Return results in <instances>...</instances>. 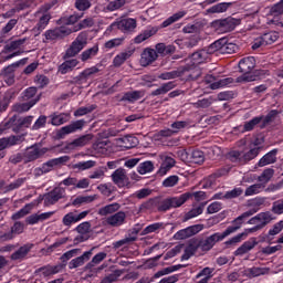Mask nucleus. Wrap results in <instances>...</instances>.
<instances>
[{
  "mask_svg": "<svg viewBox=\"0 0 283 283\" xmlns=\"http://www.w3.org/2000/svg\"><path fill=\"white\" fill-rule=\"evenodd\" d=\"M34 105H36L35 99H32L31 102H28V103L15 104L13 105V112H18V114H22V112H30V109H32Z\"/></svg>",
  "mask_w": 283,
  "mask_h": 283,
  "instance_id": "nucleus-45",
  "label": "nucleus"
},
{
  "mask_svg": "<svg viewBox=\"0 0 283 283\" xmlns=\"http://www.w3.org/2000/svg\"><path fill=\"white\" fill-rule=\"evenodd\" d=\"M176 87V83L168 82L163 84L159 88L151 92V96H160L163 94H167V92H171Z\"/></svg>",
  "mask_w": 283,
  "mask_h": 283,
  "instance_id": "nucleus-43",
  "label": "nucleus"
},
{
  "mask_svg": "<svg viewBox=\"0 0 283 283\" xmlns=\"http://www.w3.org/2000/svg\"><path fill=\"white\" fill-rule=\"evenodd\" d=\"M78 65V60L72 59V60H66L64 63H62L59 66V73L60 74H67L69 72H72L74 67Z\"/></svg>",
  "mask_w": 283,
  "mask_h": 283,
  "instance_id": "nucleus-35",
  "label": "nucleus"
},
{
  "mask_svg": "<svg viewBox=\"0 0 283 283\" xmlns=\"http://www.w3.org/2000/svg\"><path fill=\"white\" fill-rule=\"evenodd\" d=\"M254 213H258V209L255 208L243 212L241 216H239L233 220V224H235V227L231 226V227H228V229H235V231H238V229L242 227V222H244V220H247L248 218H251V216H254Z\"/></svg>",
  "mask_w": 283,
  "mask_h": 283,
  "instance_id": "nucleus-29",
  "label": "nucleus"
},
{
  "mask_svg": "<svg viewBox=\"0 0 283 283\" xmlns=\"http://www.w3.org/2000/svg\"><path fill=\"white\" fill-rule=\"evenodd\" d=\"M92 229V223L90 221H84L80 223L76 228L75 231L80 233L81 235L87 234V232Z\"/></svg>",
  "mask_w": 283,
  "mask_h": 283,
  "instance_id": "nucleus-60",
  "label": "nucleus"
},
{
  "mask_svg": "<svg viewBox=\"0 0 283 283\" xmlns=\"http://www.w3.org/2000/svg\"><path fill=\"white\" fill-rule=\"evenodd\" d=\"M272 212L276 216H282L283 213V199L276 200L272 205Z\"/></svg>",
  "mask_w": 283,
  "mask_h": 283,
  "instance_id": "nucleus-64",
  "label": "nucleus"
},
{
  "mask_svg": "<svg viewBox=\"0 0 283 283\" xmlns=\"http://www.w3.org/2000/svg\"><path fill=\"white\" fill-rule=\"evenodd\" d=\"M253 67H255V57L248 56L240 60L239 70L242 72V75L237 77V83H251L255 81V75L251 74Z\"/></svg>",
  "mask_w": 283,
  "mask_h": 283,
  "instance_id": "nucleus-2",
  "label": "nucleus"
},
{
  "mask_svg": "<svg viewBox=\"0 0 283 283\" xmlns=\"http://www.w3.org/2000/svg\"><path fill=\"white\" fill-rule=\"evenodd\" d=\"M179 181H180V177L172 175L163 181V187H166V188L176 187V185H178Z\"/></svg>",
  "mask_w": 283,
  "mask_h": 283,
  "instance_id": "nucleus-63",
  "label": "nucleus"
},
{
  "mask_svg": "<svg viewBox=\"0 0 283 283\" xmlns=\"http://www.w3.org/2000/svg\"><path fill=\"white\" fill-rule=\"evenodd\" d=\"M264 118V116L254 117L249 122H245L243 126V132H253L256 125H260V122Z\"/></svg>",
  "mask_w": 283,
  "mask_h": 283,
  "instance_id": "nucleus-55",
  "label": "nucleus"
},
{
  "mask_svg": "<svg viewBox=\"0 0 283 283\" xmlns=\"http://www.w3.org/2000/svg\"><path fill=\"white\" fill-rule=\"evenodd\" d=\"M83 19V14L73 13L69 17H64L60 19V22L64 25H74L75 23H78Z\"/></svg>",
  "mask_w": 283,
  "mask_h": 283,
  "instance_id": "nucleus-47",
  "label": "nucleus"
},
{
  "mask_svg": "<svg viewBox=\"0 0 283 283\" xmlns=\"http://www.w3.org/2000/svg\"><path fill=\"white\" fill-rule=\"evenodd\" d=\"M138 174L140 176H145L146 174H151L154 171V163L153 161H144L138 165L137 167Z\"/></svg>",
  "mask_w": 283,
  "mask_h": 283,
  "instance_id": "nucleus-50",
  "label": "nucleus"
},
{
  "mask_svg": "<svg viewBox=\"0 0 283 283\" xmlns=\"http://www.w3.org/2000/svg\"><path fill=\"white\" fill-rule=\"evenodd\" d=\"M98 54V44L93 45L90 49H86L82 54L80 55V59L83 63L85 61H90V59H94Z\"/></svg>",
  "mask_w": 283,
  "mask_h": 283,
  "instance_id": "nucleus-38",
  "label": "nucleus"
},
{
  "mask_svg": "<svg viewBox=\"0 0 283 283\" xmlns=\"http://www.w3.org/2000/svg\"><path fill=\"white\" fill-rule=\"evenodd\" d=\"M65 163H70V156H62L59 158L50 159L42 165L41 171L42 174H49V171H52L54 167H61V165H65Z\"/></svg>",
  "mask_w": 283,
  "mask_h": 283,
  "instance_id": "nucleus-15",
  "label": "nucleus"
},
{
  "mask_svg": "<svg viewBox=\"0 0 283 283\" xmlns=\"http://www.w3.org/2000/svg\"><path fill=\"white\" fill-rule=\"evenodd\" d=\"M248 272L252 277H260V275H266V273H269V269L254 266L249 269Z\"/></svg>",
  "mask_w": 283,
  "mask_h": 283,
  "instance_id": "nucleus-61",
  "label": "nucleus"
},
{
  "mask_svg": "<svg viewBox=\"0 0 283 283\" xmlns=\"http://www.w3.org/2000/svg\"><path fill=\"white\" fill-rule=\"evenodd\" d=\"M205 211V203H201L198 207H193L190 211H188L185 216V220H191L193 218H198V216H202Z\"/></svg>",
  "mask_w": 283,
  "mask_h": 283,
  "instance_id": "nucleus-48",
  "label": "nucleus"
},
{
  "mask_svg": "<svg viewBox=\"0 0 283 283\" xmlns=\"http://www.w3.org/2000/svg\"><path fill=\"white\" fill-rule=\"evenodd\" d=\"M72 34V28L70 27H59L55 29L46 30L44 36L46 41H57V39H63L64 36H70Z\"/></svg>",
  "mask_w": 283,
  "mask_h": 283,
  "instance_id": "nucleus-8",
  "label": "nucleus"
},
{
  "mask_svg": "<svg viewBox=\"0 0 283 283\" xmlns=\"http://www.w3.org/2000/svg\"><path fill=\"white\" fill-rule=\"evenodd\" d=\"M275 171L271 168L265 169L261 176L258 177L259 184L263 185V188L266 187L268 182L273 178Z\"/></svg>",
  "mask_w": 283,
  "mask_h": 283,
  "instance_id": "nucleus-44",
  "label": "nucleus"
},
{
  "mask_svg": "<svg viewBox=\"0 0 283 283\" xmlns=\"http://www.w3.org/2000/svg\"><path fill=\"white\" fill-rule=\"evenodd\" d=\"M277 149H273L265 154L258 163L259 167H266V165H273L277 160Z\"/></svg>",
  "mask_w": 283,
  "mask_h": 283,
  "instance_id": "nucleus-30",
  "label": "nucleus"
},
{
  "mask_svg": "<svg viewBox=\"0 0 283 283\" xmlns=\"http://www.w3.org/2000/svg\"><path fill=\"white\" fill-rule=\"evenodd\" d=\"M272 220H273V214H271V212H261L255 217L251 218L248 221V224H256L261 227V229H264V227H266V224L272 222Z\"/></svg>",
  "mask_w": 283,
  "mask_h": 283,
  "instance_id": "nucleus-16",
  "label": "nucleus"
},
{
  "mask_svg": "<svg viewBox=\"0 0 283 283\" xmlns=\"http://www.w3.org/2000/svg\"><path fill=\"white\" fill-rule=\"evenodd\" d=\"M126 219L127 214L123 211H118L106 218V224H108V227H123Z\"/></svg>",
  "mask_w": 283,
  "mask_h": 283,
  "instance_id": "nucleus-19",
  "label": "nucleus"
},
{
  "mask_svg": "<svg viewBox=\"0 0 283 283\" xmlns=\"http://www.w3.org/2000/svg\"><path fill=\"white\" fill-rule=\"evenodd\" d=\"M260 145H262L260 139H255L249 146V148H244L243 150H232L228 156L231 163H237L238 165H247V163H251V160H254V158L260 156V150L262 149Z\"/></svg>",
  "mask_w": 283,
  "mask_h": 283,
  "instance_id": "nucleus-1",
  "label": "nucleus"
},
{
  "mask_svg": "<svg viewBox=\"0 0 283 283\" xmlns=\"http://www.w3.org/2000/svg\"><path fill=\"white\" fill-rule=\"evenodd\" d=\"M229 168H221L217 170L212 176L206 179V185L203 187H212V185L216 182V178L227 176V174H229Z\"/></svg>",
  "mask_w": 283,
  "mask_h": 283,
  "instance_id": "nucleus-39",
  "label": "nucleus"
},
{
  "mask_svg": "<svg viewBox=\"0 0 283 283\" xmlns=\"http://www.w3.org/2000/svg\"><path fill=\"white\" fill-rule=\"evenodd\" d=\"M180 269H182L181 264L168 266V268L159 270L157 273H155L154 277H155V280H158L159 277H163L165 275H169L171 273H176V271H180Z\"/></svg>",
  "mask_w": 283,
  "mask_h": 283,
  "instance_id": "nucleus-40",
  "label": "nucleus"
},
{
  "mask_svg": "<svg viewBox=\"0 0 283 283\" xmlns=\"http://www.w3.org/2000/svg\"><path fill=\"white\" fill-rule=\"evenodd\" d=\"M36 2L34 0H17L15 1V12H21V10H28V8H34Z\"/></svg>",
  "mask_w": 283,
  "mask_h": 283,
  "instance_id": "nucleus-46",
  "label": "nucleus"
},
{
  "mask_svg": "<svg viewBox=\"0 0 283 283\" xmlns=\"http://www.w3.org/2000/svg\"><path fill=\"white\" fill-rule=\"evenodd\" d=\"M50 19H52V17L49 13H43L40 17L39 22L35 25L34 30H38V32H43V30L48 28V24L50 23Z\"/></svg>",
  "mask_w": 283,
  "mask_h": 283,
  "instance_id": "nucleus-49",
  "label": "nucleus"
},
{
  "mask_svg": "<svg viewBox=\"0 0 283 283\" xmlns=\"http://www.w3.org/2000/svg\"><path fill=\"white\" fill-rule=\"evenodd\" d=\"M127 3V0H113L107 4V10L111 12H114L115 10H120L123 6Z\"/></svg>",
  "mask_w": 283,
  "mask_h": 283,
  "instance_id": "nucleus-62",
  "label": "nucleus"
},
{
  "mask_svg": "<svg viewBox=\"0 0 283 283\" xmlns=\"http://www.w3.org/2000/svg\"><path fill=\"white\" fill-rule=\"evenodd\" d=\"M21 136L0 138V154H6L3 150L8 149V147H14V145H19V143H21Z\"/></svg>",
  "mask_w": 283,
  "mask_h": 283,
  "instance_id": "nucleus-23",
  "label": "nucleus"
},
{
  "mask_svg": "<svg viewBox=\"0 0 283 283\" xmlns=\"http://www.w3.org/2000/svg\"><path fill=\"white\" fill-rule=\"evenodd\" d=\"M94 18H85L80 23L71 28L72 32H80V30H85L86 28H93L94 25Z\"/></svg>",
  "mask_w": 283,
  "mask_h": 283,
  "instance_id": "nucleus-41",
  "label": "nucleus"
},
{
  "mask_svg": "<svg viewBox=\"0 0 283 283\" xmlns=\"http://www.w3.org/2000/svg\"><path fill=\"white\" fill-rule=\"evenodd\" d=\"M34 209V203H27L22 209L12 214V220H21V218H25L30 211Z\"/></svg>",
  "mask_w": 283,
  "mask_h": 283,
  "instance_id": "nucleus-42",
  "label": "nucleus"
},
{
  "mask_svg": "<svg viewBox=\"0 0 283 283\" xmlns=\"http://www.w3.org/2000/svg\"><path fill=\"white\" fill-rule=\"evenodd\" d=\"M213 268H203L197 275L196 280H200V277H203L206 280H211L213 277Z\"/></svg>",
  "mask_w": 283,
  "mask_h": 283,
  "instance_id": "nucleus-57",
  "label": "nucleus"
},
{
  "mask_svg": "<svg viewBox=\"0 0 283 283\" xmlns=\"http://www.w3.org/2000/svg\"><path fill=\"white\" fill-rule=\"evenodd\" d=\"M64 123H67V115L60 114L51 116V125L59 126L64 125Z\"/></svg>",
  "mask_w": 283,
  "mask_h": 283,
  "instance_id": "nucleus-59",
  "label": "nucleus"
},
{
  "mask_svg": "<svg viewBox=\"0 0 283 283\" xmlns=\"http://www.w3.org/2000/svg\"><path fill=\"white\" fill-rule=\"evenodd\" d=\"M112 28H117L120 32H134L136 30V19L134 18H119L115 22H113Z\"/></svg>",
  "mask_w": 283,
  "mask_h": 283,
  "instance_id": "nucleus-9",
  "label": "nucleus"
},
{
  "mask_svg": "<svg viewBox=\"0 0 283 283\" xmlns=\"http://www.w3.org/2000/svg\"><path fill=\"white\" fill-rule=\"evenodd\" d=\"M87 216H90V210H84L82 212H78L76 210L71 211L62 218V224L70 229L72 224H76V222H81V220H85Z\"/></svg>",
  "mask_w": 283,
  "mask_h": 283,
  "instance_id": "nucleus-7",
  "label": "nucleus"
},
{
  "mask_svg": "<svg viewBox=\"0 0 283 283\" xmlns=\"http://www.w3.org/2000/svg\"><path fill=\"white\" fill-rule=\"evenodd\" d=\"M202 224H195L188 228L181 229L174 234V240H187V238H191L202 231Z\"/></svg>",
  "mask_w": 283,
  "mask_h": 283,
  "instance_id": "nucleus-12",
  "label": "nucleus"
},
{
  "mask_svg": "<svg viewBox=\"0 0 283 283\" xmlns=\"http://www.w3.org/2000/svg\"><path fill=\"white\" fill-rule=\"evenodd\" d=\"M90 258H92V250L84 252L81 256H77L69 263V269H78V266H83Z\"/></svg>",
  "mask_w": 283,
  "mask_h": 283,
  "instance_id": "nucleus-27",
  "label": "nucleus"
},
{
  "mask_svg": "<svg viewBox=\"0 0 283 283\" xmlns=\"http://www.w3.org/2000/svg\"><path fill=\"white\" fill-rule=\"evenodd\" d=\"M145 96V91H132L124 93L120 101H126L127 103H136V101H140Z\"/></svg>",
  "mask_w": 283,
  "mask_h": 283,
  "instance_id": "nucleus-33",
  "label": "nucleus"
},
{
  "mask_svg": "<svg viewBox=\"0 0 283 283\" xmlns=\"http://www.w3.org/2000/svg\"><path fill=\"white\" fill-rule=\"evenodd\" d=\"M92 138H94L92 134L83 135L74 139L73 142L66 144L65 149H67L69 151H72L77 147H85V145H90V143H92Z\"/></svg>",
  "mask_w": 283,
  "mask_h": 283,
  "instance_id": "nucleus-18",
  "label": "nucleus"
},
{
  "mask_svg": "<svg viewBox=\"0 0 283 283\" xmlns=\"http://www.w3.org/2000/svg\"><path fill=\"white\" fill-rule=\"evenodd\" d=\"M134 52H136V49H127L119 54H117L113 59V65L114 67H120L125 63V61H128V59H132L134 56Z\"/></svg>",
  "mask_w": 283,
  "mask_h": 283,
  "instance_id": "nucleus-22",
  "label": "nucleus"
},
{
  "mask_svg": "<svg viewBox=\"0 0 283 283\" xmlns=\"http://www.w3.org/2000/svg\"><path fill=\"white\" fill-rule=\"evenodd\" d=\"M214 48V53L218 52L219 54H233L238 52V44L233 42H227V39H219L212 43Z\"/></svg>",
  "mask_w": 283,
  "mask_h": 283,
  "instance_id": "nucleus-5",
  "label": "nucleus"
},
{
  "mask_svg": "<svg viewBox=\"0 0 283 283\" xmlns=\"http://www.w3.org/2000/svg\"><path fill=\"white\" fill-rule=\"evenodd\" d=\"M184 17H187V11H178L175 14L170 15L168 19H166L161 28H169V25L176 23L177 21H180Z\"/></svg>",
  "mask_w": 283,
  "mask_h": 283,
  "instance_id": "nucleus-37",
  "label": "nucleus"
},
{
  "mask_svg": "<svg viewBox=\"0 0 283 283\" xmlns=\"http://www.w3.org/2000/svg\"><path fill=\"white\" fill-rule=\"evenodd\" d=\"M191 196V192H186L180 195L179 197L168 198L170 200V207L172 209H178V207H182V205H185V202H187V200H189Z\"/></svg>",
  "mask_w": 283,
  "mask_h": 283,
  "instance_id": "nucleus-31",
  "label": "nucleus"
},
{
  "mask_svg": "<svg viewBox=\"0 0 283 283\" xmlns=\"http://www.w3.org/2000/svg\"><path fill=\"white\" fill-rule=\"evenodd\" d=\"M83 127H85V120L78 119V120L72 122L66 126H63L60 130H57L56 136L57 138H65V136L83 129Z\"/></svg>",
  "mask_w": 283,
  "mask_h": 283,
  "instance_id": "nucleus-11",
  "label": "nucleus"
},
{
  "mask_svg": "<svg viewBox=\"0 0 283 283\" xmlns=\"http://www.w3.org/2000/svg\"><path fill=\"white\" fill-rule=\"evenodd\" d=\"M212 28H214V30L219 32V34H226L227 32H232V30H234L235 28V24L233 23L232 19L227 18L213 21Z\"/></svg>",
  "mask_w": 283,
  "mask_h": 283,
  "instance_id": "nucleus-13",
  "label": "nucleus"
},
{
  "mask_svg": "<svg viewBox=\"0 0 283 283\" xmlns=\"http://www.w3.org/2000/svg\"><path fill=\"white\" fill-rule=\"evenodd\" d=\"M34 120V116L17 117L15 115L9 120V125H14L15 127H30Z\"/></svg>",
  "mask_w": 283,
  "mask_h": 283,
  "instance_id": "nucleus-28",
  "label": "nucleus"
},
{
  "mask_svg": "<svg viewBox=\"0 0 283 283\" xmlns=\"http://www.w3.org/2000/svg\"><path fill=\"white\" fill-rule=\"evenodd\" d=\"M160 167L158 169V176H167V174H169V171H171V169H174V167H176V159H174V157H171L170 155H160Z\"/></svg>",
  "mask_w": 283,
  "mask_h": 283,
  "instance_id": "nucleus-14",
  "label": "nucleus"
},
{
  "mask_svg": "<svg viewBox=\"0 0 283 283\" xmlns=\"http://www.w3.org/2000/svg\"><path fill=\"white\" fill-rule=\"evenodd\" d=\"M120 209V203L114 202L107 206H104L98 209V216H112V213H116Z\"/></svg>",
  "mask_w": 283,
  "mask_h": 283,
  "instance_id": "nucleus-36",
  "label": "nucleus"
},
{
  "mask_svg": "<svg viewBox=\"0 0 283 283\" xmlns=\"http://www.w3.org/2000/svg\"><path fill=\"white\" fill-rule=\"evenodd\" d=\"M111 178L119 189L125 187H129L132 182L129 181V177L127 176V170L125 168H117L112 175Z\"/></svg>",
  "mask_w": 283,
  "mask_h": 283,
  "instance_id": "nucleus-10",
  "label": "nucleus"
},
{
  "mask_svg": "<svg viewBox=\"0 0 283 283\" xmlns=\"http://www.w3.org/2000/svg\"><path fill=\"white\" fill-rule=\"evenodd\" d=\"M154 34H156V30L154 29L145 30L134 39V42L137 44L143 43L144 41H147V39H150V36H154Z\"/></svg>",
  "mask_w": 283,
  "mask_h": 283,
  "instance_id": "nucleus-52",
  "label": "nucleus"
},
{
  "mask_svg": "<svg viewBox=\"0 0 283 283\" xmlns=\"http://www.w3.org/2000/svg\"><path fill=\"white\" fill-rule=\"evenodd\" d=\"M264 191V184H254L245 189V196H256Z\"/></svg>",
  "mask_w": 283,
  "mask_h": 283,
  "instance_id": "nucleus-54",
  "label": "nucleus"
},
{
  "mask_svg": "<svg viewBox=\"0 0 283 283\" xmlns=\"http://www.w3.org/2000/svg\"><path fill=\"white\" fill-rule=\"evenodd\" d=\"M87 45V35L80 33L76 39L72 42L70 48L66 50V59L76 56Z\"/></svg>",
  "mask_w": 283,
  "mask_h": 283,
  "instance_id": "nucleus-4",
  "label": "nucleus"
},
{
  "mask_svg": "<svg viewBox=\"0 0 283 283\" xmlns=\"http://www.w3.org/2000/svg\"><path fill=\"white\" fill-rule=\"evenodd\" d=\"M92 167H96V161H78L77 164L73 165V169H77V171H87V169H92Z\"/></svg>",
  "mask_w": 283,
  "mask_h": 283,
  "instance_id": "nucleus-51",
  "label": "nucleus"
},
{
  "mask_svg": "<svg viewBox=\"0 0 283 283\" xmlns=\"http://www.w3.org/2000/svg\"><path fill=\"white\" fill-rule=\"evenodd\" d=\"M235 229L237 228H227L223 232H217L206 239H202L198 242L199 249H201V251H211L214 244L222 242V240L228 238V235H231V233H235Z\"/></svg>",
  "mask_w": 283,
  "mask_h": 283,
  "instance_id": "nucleus-3",
  "label": "nucleus"
},
{
  "mask_svg": "<svg viewBox=\"0 0 283 283\" xmlns=\"http://www.w3.org/2000/svg\"><path fill=\"white\" fill-rule=\"evenodd\" d=\"M75 8L80 12H85V10H90L92 8V1L90 0H76Z\"/></svg>",
  "mask_w": 283,
  "mask_h": 283,
  "instance_id": "nucleus-58",
  "label": "nucleus"
},
{
  "mask_svg": "<svg viewBox=\"0 0 283 283\" xmlns=\"http://www.w3.org/2000/svg\"><path fill=\"white\" fill-rule=\"evenodd\" d=\"M231 6L230 2H220L217 3L206 10V14H222V12H227L229 7Z\"/></svg>",
  "mask_w": 283,
  "mask_h": 283,
  "instance_id": "nucleus-34",
  "label": "nucleus"
},
{
  "mask_svg": "<svg viewBox=\"0 0 283 283\" xmlns=\"http://www.w3.org/2000/svg\"><path fill=\"white\" fill-rule=\"evenodd\" d=\"M32 249H34V244L32 243L21 245L17 251L11 254V260H25V258H28V253H30Z\"/></svg>",
  "mask_w": 283,
  "mask_h": 283,
  "instance_id": "nucleus-21",
  "label": "nucleus"
},
{
  "mask_svg": "<svg viewBox=\"0 0 283 283\" xmlns=\"http://www.w3.org/2000/svg\"><path fill=\"white\" fill-rule=\"evenodd\" d=\"M211 54H216V49L213 44H210L209 48L199 50L191 55V61L193 65H200L207 63L211 59Z\"/></svg>",
  "mask_w": 283,
  "mask_h": 283,
  "instance_id": "nucleus-6",
  "label": "nucleus"
},
{
  "mask_svg": "<svg viewBox=\"0 0 283 283\" xmlns=\"http://www.w3.org/2000/svg\"><path fill=\"white\" fill-rule=\"evenodd\" d=\"M61 265H46L43 268H40L36 273L40 275V277H50L52 275H56V273H61Z\"/></svg>",
  "mask_w": 283,
  "mask_h": 283,
  "instance_id": "nucleus-26",
  "label": "nucleus"
},
{
  "mask_svg": "<svg viewBox=\"0 0 283 283\" xmlns=\"http://www.w3.org/2000/svg\"><path fill=\"white\" fill-rule=\"evenodd\" d=\"M116 144L123 149H133V147H136V145H138V138H136L135 136H125L116 139Z\"/></svg>",
  "mask_w": 283,
  "mask_h": 283,
  "instance_id": "nucleus-24",
  "label": "nucleus"
},
{
  "mask_svg": "<svg viewBox=\"0 0 283 283\" xmlns=\"http://www.w3.org/2000/svg\"><path fill=\"white\" fill-rule=\"evenodd\" d=\"M190 163H193L195 165H201V163H205V153L201 150L190 151Z\"/></svg>",
  "mask_w": 283,
  "mask_h": 283,
  "instance_id": "nucleus-53",
  "label": "nucleus"
},
{
  "mask_svg": "<svg viewBox=\"0 0 283 283\" xmlns=\"http://www.w3.org/2000/svg\"><path fill=\"white\" fill-rule=\"evenodd\" d=\"M65 196V189L55 188L44 197V202L46 205H56Z\"/></svg>",
  "mask_w": 283,
  "mask_h": 283,
  "instance_id": "nucleus-20",
  "label": "nucleus"
},
{
  "mask_svg": "<svg viewBox=\"0 0 283 283\" xmlns=\"http://www.w3.org/2000/svg\"><path fill=\"white\" fill-rule=\"evenodd\" d=\"M255 247H258V240H255V238H252L245 241L241 247H239L234 251V255H245V253H249V251H252V249H255Z\"/></svg>",
  "mask_w": 283,
  "mask_h": 283,
  "instance_id": "nucleus-25",
  "label": "nucleus"
},
{
  "mask_svg": "<svg viewBox=\"0 0 283 283\" xmlns=\"http://www.w3.org/2000/svg\"><path fill=\"white\" fill-rule=\"evenodd\" d=\"M158 59V53L154 49H145L140 55V66L147 67L148 65H151L156 60Z\"/></svg>",
  "mask_w": 283,
  "mask_h": 283,
  "instance_id": "nucleus-17",
  "label": "nucleus"
},
{
  "mask_svg": "<svg viewBox=\"0 0 283 283\" xmlns=\"http://www.w3.org/2000/svg\"><path fill=\"white\" fill-rule=\"evenodd\" d=\"M200 249V245L196 240H190L188 245L185 248L181 260H189L197 251Z\"/></svg>",
  "mask_w": 283,
  "mask_h": 283,
  "instance_id": "nucleus-32",
  "label": "nucleus"
},
{
  "mask_svg": "<svg viewBox=\"0 0 283 283\" xmlns=\"http://www.w3.org/2000/svg\"><path fill=\"white\" fill-rule=\"evenodd\" d=\"M262 36L263 41L265 42V45H272V43H275V41L280 39V33L271 31L269 33L263 34Z\"/></svg>",
  "mask_w": 283,
  "mask_h": 283,
  "instance_id": "nucleus-56",
  "label": "nucleus"
}]
</instances>
